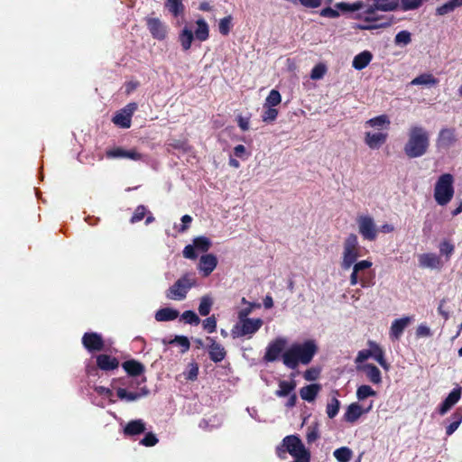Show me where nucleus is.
Masks as SVG:
<instances>
[{"instance_id":"f257e3e1","label":"nucleus","mask_w":462,"mask_h":462,"mask_svg":"<svg viewBox=\"0 0 462 462\" xmlns=\"http://www.w3.org/2000/svg\"><path fill=\"white\" fill-rule=\"evenodd\" d=\"M360 245L356 234H349L343 242L340 256V267L346 272L351 270L349 283L351 286L360 284L362 288H369L372 283L368 279L373 262L368 259L360 260Z\"/></svg>"},{"instance_id":"f03ea898","label":"nucleus","mask_w":462,"mask_h":462,"mask_svg":"<svg viewBox=\"0 0 462 462\" xmlns=\"http://www.w3.org/2000/svg\"><path fill=\"white\" fill-rule=\"evenodd\" d=\"M317 352L318 345L313 339L293 343L283 352L282 362L287 367L295 369L300 364L309 365Z\"/></svg>"},{"instance_id":"7ed1b4c3","label":"nucleus","mask_w":462,"mask_h":462,"mask_svg":"<svg viewBox=\"0 0 462 462\" xmlns=\"http://www.w3.org/2000/svg\"><path fill=\"white\" fill-rule=\"evenodd\" d=\"M430 147V134L421 125H411L408 130V139L403 152L408 158L414 159L425 155Z\"/></svg>"},{"instance_id":"20e7f679","label":"nucleus","mask_w":462,"mask_h":462,"mask_svg":"<svg viewBox=\"0 0 462 462\" xmlns=\"http://www.w3.org/2000/svg\"><path fill=\"white\" fill-rule=\"evenodd\" d=\"M275 451L281 459H285L289 453L293 457L291 462H310V452L297 435L286 436Z\"/></svg>"},{"instance_id":"39448f33","label":"nucleus","mask_w":462,"mask_h":462,"mask_svg":"<svg viewBox=\"0 0 462 462\" xmlns=\"http://www.w3.org/2000/svg\"><path fill=\"white\" fill-rule=\"evenodd\" d=\"M197 285L193 273H185L166 291V298L171 300H183L189 290Z\"/></svg>"},{"instance_id":"423d86ee","label":"nucleus","mask_w":462,"mask_h":462,"mask_svg":"<svg viewBox=\"0 0 462 462\" xmlns=\"http://www.w3.org/2000/svg\"><path fill=\"white\" fill-rule=\"evenodd\" d=\"M454 177L450 173H444L439 177L434 187V199L438 205L446 206L453 199Z\"/></svg>"},{"instance_id":"0eeeda50","label":"nucleus","mask_w":462,"mask_h":462,"mask_svg":"<svg viewBox=\"0 0 462 462\" xmlns=\"http://www.w3.org/2000/svg\"><path fill=\"white\" fill-rule=\"evenodd\" d=\"M263 320L260 318L239 319L231 329L233 338L246 337L252 338L253 336L262 328Z\"/></svg>"},{"instance_id":"6e6552de","label":"nucleus","mask_w":462,"mask_h":462,"mask_svg":"<svg viewBox=\"0 0 462 462\" xmlns=\"http://www.w3.org/2000/svg\"><path fill=\"white\" fill-rule=\"evenodd\" d=\"M358 233L364 240L374 241L377 238L378 227L372 216L360 214L356 217Z\"/></svg>"},{"instance_id":"1a4fd4ad","label":"nucleus","mask_w":462,"mask_h":462,"mask_svg":"<svg viewBox=\"0 0 462 462\" xmlns=\"http://www.w3.org/2000/svg\"><path fill=\"white\" fill-rule=\"evenodd\" d=\"M212 245L211 240L207 236H198L193 239L191 245L184 247L182 254L186 259L195 260L198 257V253L208 252Z\"/></svg>"},{"instance_id":"9d476101","label":"nucleus","mask_w":462,"mask_h":462,"mask_svg":"<svg viewBox=\"0 0 462 462\" xmlns=\"http://www.w3.org/2000/svg\"><path fill=\"white\" fill-rule=\"evenodd\" d=\"M373 402H370L369 405L364 408L359 402H355L350 403L343 415V420L347 422L354 424L356 423L364 414L368 413L373 409Z\"/></svg>"},{"instance_id":"9b49d317","label":"nucleus","mask_w":462,"mask_h":462,"mask_svg":"<svg viewBox=\"0 0 462 462\" xmlns=\"http://www.w3.org/2000/svg\"><path fill=\"white\" fill-rule=\"evenodd\" d=\"M82 344L88 352H99L106 349V341L97 332H87L82 337Z\"/></svg>"},{"instance_id":"f8f14e48","label":"nucleus","mask_w":462,"mask_h":462,"mask_svg":"<svg viewBox=\"0 0 462 462\" xmlns=\"http://www.w3.org/2000/svg\"><path fill=\"white\" fill-rule=\"evenodd\" d=\"M137 109L136 103H129L113 117V123L122 128H129L131 126V118Z\"/></svg>"},{"instance_id":"ddd939ff","label":"nucleus","mask_w":462,"mask_h":462,"mask_svg":"<svg viewBox=\"0 0 462 462\" xmlns=\"http://www.w3.org/2000/svg\"><path fill=\"white\" fill-rule=\"evenodd\" d=\"M388 133L368 130L365 133L364 142L372 150L380 149L387 141Z\"/></svg>"},{"instance_id":"4468645a","label":"nucleus","mask_w":462,"mask_h":462,"mask_svg":"<svg viewBox=\"0 0 462 462\" xmlns=\"http://www.w3.org/2000/svg\"><path fill=\"white\" fill-rule=\"evenodd\" d=\"M457 142L456 129L451 127L442 128L437 137L436 144L439 149H448Z\"/></svg>"},{"instance_id":"2eb2a0df","label":"nucleus","mask_w":462,"mask_h":462,"mask_svg":"<svg viewBox=\"0 0 462 462\" xmlns=\"http://www.w3.org/2000/svg\"><path fill=\"white\" fill-rule=\"evenodd\" d=\"M217 258L213 254H202L197 269L203 277L209 276L217 266Z\"/></svg>"},{"instance_id":"dca6fc26","label":"nucleus","mask_w":462,"mask_h":462,"mask_svg":"<svg viewBox=\"0 0 462 462\" xmlns=\"http://www.w3.org/2000/svg\"><path fill=\"white\" fill-rule=\"evenodd\" d=\"M413 318L405 316L396 319L392 322L389 337L393 341H397L401 338L405 328L412 322Z\"/></svg>"},{"instance_id":"f3484780","label":"nucleus","mask_w":462,"mask_h":462,"mask_svg":"<svg viewBox=\"0 0 462 462\" xmlns=\"http://www.w3.org/2000/svg\"><path fill=\"white\" fill-rule=\"evenodd\" d=\"M146 24L154 39L162 41L167 35V26L158 18H147Z\"/></svg>"},{"instance_id":"a211bd4d","label":"nucleus","mask_w":462,"mask_h":462,"mask_svg":"<svg viewBox=\"0 0 462 462\" xmlns=\"http://www.w3.org/2000/svg\"><path fill=\"white\" fill-rule=\"evenodd\" d=\"M419 265L427 269H441L443 262L438 254L434 253H425L419 255Z\"/></svg>"},{"instance_id":"6ab92c4d","label":"nucleus","mask_w":462,"mask_h":462,"mask_svg":"<svg viewBox=\"0 0 462 462\" xmlns=\"http://www.w3.org/2000/svg\"><path fill=\"white\" fill-rule=\"evenodd\" d=\"M287 341L283 337L276 338L274 341L271 342L265 352L264 358L269 362L275 361L282 352Z\"/></svg>"},{"instance_id":"aec40b11","label":"nucleus","mask_w":462,"mask_h":462,"mask_svg":"<svg viewBox=\"0 0 462 462\" xmlns=\"http://www.w3.org/2000/svg\"><path fill=\"white\" fill-rule=\"evenodd\" d=\"M108 158H125L133 161H140L143 159L142 153L138 152L135 149L125 150L121 147H116L106 152Z\"/></svg>"},{"instance_id":"412c9836","label":"nucleus","mask_w":462,"mask_h":462,"mask_svg":"<svg viewBox=\"0 0 462 462\" xmlns=\"http://www.w3.org/2000/svg\"><path fill=\"white\" fill-rule=\"evenodd\" d=\"M461 397V387L457 386L454 388L446 399L439 405L438 411L440 415H445L459 400Z\"/></svg>"},{"instance_id":"4be33fe9","label":"nucleus","mask_w":462,"mask_h":462,"mask_svg":"<svg viewBox=\"0 0 462 462\" xmlns=\"http://www.w3.org/2000/svg\"><path fill=\"white\" fill-rule=\"evenodd\" d=\"M117 397L127 402H135L143 397H145L149 394V390L147 387H141L138 392H128L125 388L118 387L116 389Z\"/></svg>"},{"instance_id":"5701e85b","label":"nucleus","mask_w":462,"mask_h":462,"mask_svg":"<svg viewBox=\"0 0 462 462\" xmlns=\"http://www.w3.org/2000/svg\"><path fill=\"white\" fill-rule=\"evenodd\" d=\"M391 121L388 116L381 115L373 118H370L365 123V127H370L372 131H383L387 132L390 128Z\"/></svg>"},{"instance_id":"b1692460","label":"nucleus","mask_w":462,"mask_h":462,"mask_svg":"<svg viewBox=\"0 0 462 462\" xmlns=\"http://www.w3.org/2000/svg\"><path fill=\"white\" fill-rule=\"evenodd\" d=\"M207 341L209 343L208 345V355L209 358L215 362L218 363L224 360L226 357V350L224 346H222L219 343H217L213 337H208Z\"/></svg>"},{"instance_id":"393cba45","label":"nucleus","mask_w":462,"mask_h":462,"mask_svg":"<svg viewBox=\"0 0 462 462\" xmlns=\"http://www.w3.org/2000/svg\"><path fill=\"white\" fill-rule=\"evenodd\" d=\"M359 371L365 373L367 380L374 384H380L382 383V374L380 370L373 364H365L357 366Z\"/></svg>"},{"instance_id":"a878e982","label":"nucleus","mask_w":462,"mask_h":462,"mask_svg":"<svg viewBox=\"0 0 462 462\" xmlns=\"http://www.w3.org/2000/svg\"><path fill=\"white\" fill-rule=\"evenodd\" d=\"M97 365L103 371H110L118 367L119 362L116 357L108 355H99L97 356Z\"/></svg>"},{"instance_id":"bb28decb","label":"nucleus","mask_w":462,"mask_h":462,"mask_svg":"<svg viewBox=\"0 0 462 462\" xmlns=\"http://www.w3.org/2000/svg\"><path fill=\"white\" fill-rule=\"evenodd\" d=\"M196 40L205 42L209 38V26L205 19L199 18L196 21V29L193 32Z\"/></svg>"},{"instance_id":"cd10ccee","label":"nucleus","mask_w":462,"mask_h":462,"mask_svg":"<svg viewBox=\"0 0 462 462\" xmlns=\"http://www.w3.org/2000/svg\"><path fill=\"white\" fill-rule=\"evenodd\" d=\"M371 347V357H373L385 371L390 369V365L384 358V352L379 345L374 342L369 343Z\"/></svg>"},{"instance_id":"c85d7f7f","label":"nucleus","mask_w":462,"mask_h":462,"mask_svg":"<svg viewBox=\"0 0 462 462\" xmlns=\"http://www.w3.org/2000/svg\"><path fill=\"white\" fill-rule=\"evenodd\" d=\"M122 367L130 376H138L145 370L143 364L134 359L124 362Z\"/></svg>"},{"instance_id":"c756f323","label":"nucleus","mask_w":462,"mask_h":462,"mask_svg":"<svg viewBox=\"0 0 462 462\" xmlns=\"http://www.w3.org/2000/svg\"><path fill=\"white\" fill-rule=\"evenodd\" d=\"M320 389H321V387L318 383L310 384V385L302 387L300 390V395L302 400L309 402H312L313 401H315Z\"/></svg>"},{"instance_id":"7c9ffc66","label":"nucleus","mask_w":462,"mask_h":462,"mask_svg":"<svg viewBox=\"0 0 462 462\" xmlns=\"http://www.w3.org/2000/svg\"><path fill=\"white\" fill-rule=\"evenodd\" d=\"M195 37L191 29L188 26H185L179 34V42L180 46L184 51H189L191 48L192 42Z\"/></svg>"},{"instance_id":"2f4dec72","label":"nucleus","mask_w":462,"mask_h":462,"mask_svg":"<svg viewBox=\"0 0 462 462\" xmlns=\"http://www.w3.org/2000/svg\"><path fill=\"white\" fill-rule=\"evenodd\" d=\"M145 431V423L143 420H134L129 421L125 427V435L134 436Z\"/></svg>"},{"instance_id":"473e14b6","label":"nucleus","mask_w":462,"mask_h":462,"mask_svg":"<svg viewBox=\"0 0 462 462\" xmlns=\"http://www.w3.org/2000/svg\"><path fill=\"white\" fill-rule=\"evenodd\" d=\"M179 311L172 308H162L156 311L155 319L157 321H171L179 317Z\"/></svg>"},{"instance_id":"72a5a7b5","label":"nucleus","mask_w":462,"mask_h":462,"mask_svg":"<svg viewBox=\"0 0 462 462\" xmlns=\"http://www.w3.org/2000/svg\"><path fill=\"white\" fill-rule=\"evenodd\" d=\"M165 8L172 14L173 17L179 18L184 14L185 6L182 0H167Z\"/></svg>"},{"instance_id":"f704fd0d","label":"nucleus","mask_w":462,"mask_h":462,"mask_svg":"<svg viewBox=\"0 0 462 462\" xmlns=\"http://www.w3.org/2000/svg\"><path fill=\"white\" fill-rule=\"evenodd\" d=\"M372 60V54L367 51H362L361 53L357 54L352 62L353 67L357 69L361 70L365 69L371 61Z\"/></svg>"},{"instance_id":"c9c22d12","label":"nucleus","mask_w":462,"mask_h":462,"mask_svg":"<svg viewBox=\"0 0 462 462\" xmlns=\"http://www.w3.org/2000/svg\"><path fill=\"white\" fill-rule=\"evenodd\" d=\"M296 388V382L294 380L291 381H280L279 388L275 392V395L278 397H286L294 392Z\"/></svg>"},{"instance_id":"e433bc0d","label":"nucleus","mask_w":462,"mask_h":462,"mask_svg":"<svg viewBox=\"0 0 462 462\" xmlns=\"http://www.w3.org/2000/svg\"><path fill=\"white\" fill-rule=\"evenodd\" d=\"M462 6V0H449L436 9V14L445 15Z\"/></svg>"},{"instance_id":"4c0bfd02","label":"nucleus","mask_w":462,"mask_h":462,"mask_svg":"<svg viewBox=\"0 0 462 462\" xmlns=\"http://www.w3.org/2000/svg\"><path fill=\"white\" fill-rule=\"evenodd\" d=\"M214 300L213 298L209 295H204L200 298L199 305V312L201 316H208L211 310Z\"/></svg>"},{"instance_id":"58836bf2","label":"nucleus","mask_w":462,"mask_h":462,"mask_svg":"<svg viewBox=\"0 0 462 462\" xmlns=\"http://www.w3.org/2000/svg\"><path fill=\"white\" fill-rule=\"evenodd\" d=\"M337 462H349L353 457V451L347 447H341L333 452Z\"/></svg>"},{"instance_id":"ea45409f","label":"nucleus","mask_w":462,"mask_h":462,"mask_svg":"<svg viewBox=\"0 0 462 462\" xmlns=\"http://www.w3.org/2000/svg\"><path fill=\"white\" fill-rule=\"evenodd\" d=\"M438 80L431 74H421L411 81V85L435 86Z\"/></svg>"},{"instance_id":"a19ab883","label":"nucleus","mask_w":462,"mask_h":462,"mask_svg":"<svg viewBox=\"0 0 462 462\" xmlns=\"http://www.w3.org/2000/svg\"><path fill=\"white\" fill-rule=\"evenodd\" d=\"M340 409V402L337 397H332L326 406V413L329 419H334Z\"/></svg>"},{"instance_id":"79ce46f5","label":"nucleus","mask_w":462,"mask_h":462,"mask_svg":"<svg viewBox=\"0 0 462 462\" xmlns=\"http://www.w3.org/2000/svg\"><path fill=\"white\" fill-rule=\"evenodd\" d=\"M376 396V392L367 384H363L356 389V398L358 401H364L368 397Z\"/></svg>"},{"instance_id":"37998d69","label":"nucleus","mask_w":462,"mask_h":462,"mask_svg":"<svg viewBox=\"0 0 462 462\" xmlns=\"http://www.w3.org/2000/svg\"><path fill=\"white\" fill-rule=\"evenodd\" d=\"M282 101L281 94L278 90L272 89L267 96L263 106L274 107L278 106Z\"/></svg>"},{"instance_id":"c03bdc74","label":"nucleus","mask_w":462,"mask_h":462,"mask_svg":"<svg viewBox=\"0 0 462 462\" xmlns=\"http://www.w3.org/2000/svg\"><path fill=\"white\" fill-rule=\"evenodd\" d=\"M399 0H374V6L378 10L392 11L398 5Z\"/></svg>"},{"instance_id":"a18cd8bd","label":"nucleus","mask_w":462,"mask_h":462,"mask_svg":"<svg viewBox=\"0 0 462 462\" xmlns=\"http://www.w3.org/2000/svg\"><path fill=\"white\" fill-rule=\"evenodd\" d=\"M452 419L453 421L446 428V434L448 436L452 435L457 430L462 422V414L457 411L452 414Z\"/></svg>"},{"instance_id":"49530a36","label":"nucleus","mask_w":462,"mask_h":462,"mask_svg":"<svg viewBox=\"0 0 462 462\" xmlns=\"http://www.w3.org/2000/svg\"><path fill=\"white\" fill-rule=\"evenodd\" d=\"M232 28V16L228 15L219 20L218 31L222 35H227Z\"/></svg>"},{"instance_id":"de8ad7c7","label":"nucleus","mask_w":462,"mask_h":462,"mask_svg":"<svg viewBox=\"0 0 462 462\" xmlns=\"http://www.w3.org/2000/svg\"><path fill=\"white\" fill-rule=\"evenodd\" d=\"M180 319L190 325H199L200 323V319L193 310L184 311L180 316Z\"/></svg>"},{"instance_id":"09e8293b","label":"nucleus","mask_w":462,"mask_h":462,"mask_svg":"<svg viewBox=\"0 0 462 462\" xmlns=\"http://www.w3.org/2000/svg\"><path fill=\"white\" fill-rule=\"evenodd\" d=\"M394 42L396 45L406 46L411 42V35L408 31H401L396 34Z\"/></svg>"},{"instance_id":"8fccbe9b","label":"nucleus","mask_w":462,"mask_h":462,"mask_svg":"<svg viewBox=\"0 0 462 462\" xmlns=\"http://www.w3.org/2000/svg\"><path fill=\"white\" fill-rule=\"evenodd\" d=\"M265 110L262 115V120L265 123L273 122L278 116V110L272 106H264Z\"/></svg>"},{"instance_id":"3c124183","label":"nucleus","mask_w":462,"mask_h":462,"mask_svg":"<svg viewBox=\"0 0 462 462\" xmlns=\"http://www.w3.org/2000/svg\"><path fill=\"white\" fill-rule=\"evenodd\" d=\"M259 307V304L248 303L247 306L237 311V320L250 319L249 315L253 312L254 309Z\"/></svg>"},{"instance_id":"603ef678","label":"nucleus","mask_w":462,"mask_h":462,"mask_svg":"<svg viewBox=\"0 0 462 462\" xmlns=\"http://www.w3.org/2000/svg\"><path fill=\"white\" fill-rule=\"evenodd\" d=\"M170 344H177L178 346H181L182 353L187 352L190 346L189 340L185 336H176L172 340L170 341Z\"/></svg>"},{"instance_id":"864d4df0","label":"nucleus","mask_w":462,"mask_h":462,"mask_svg":"<svg viewBox=\"0 0 462 462\" xmlns=\"http://www.w3.org/2000/svg\"><path fill=\"white\" fill-rule=\"evenodd\" d=\"M455 250L454 245L448 241H443L439 245V252L442 255L446 256L447 261L449 260Z\"/></svg>"},{"instance_id":"5fc2aeb1","label":"nucleus","mask_w":462,"mask_h":462,"mask_svg":"<svg viewBox=\"0 0 462 462\" xmlns=\"http://www.w3.org/2000/svg\"><path fill=\"white\" fill-rule=\"evenodd\" d=\"M327 72V68L324 64H318L312 69L310 73L311 79L318 80L324 77Z\"/></svg>"},{"instance_id":"6e6d98bb","label":"nucleus","mask_w":462,"mask_h":462,"mask_svg":"<svg viewBox=\"0 0 462 462\" xmlns=\"http://www.w3.org/2000/svg\"><path fill=\"white\" fill-rule=\"evenodd\" d=\"M203 328L208 332V333H213L216 331L217 329V319L215 318V316H210L208 318H207L206 319L203 320Z\"/></svg>"},{"instance_id":"4d7b16f0","label":"nucleus","mask_w":462,"mask_h":462,"mask_svg":"<svg viewBox=\"0 0 462 462\" xmlns=\"http://www.w3.org/2000/svg\"><path fill=\"white\" fill-rule=\"evenodd\" d=\"M199 374V366L195 363H191L189 365V370L185 373V378L189 381H194L197 379Z\"/></svg>"},{"instance_id":"13d9d810","label":"nucleus","mask_w":462,"mask_h":462,"mask_svg":"<svg viewBox=\"0 0 462 462\" xmlns=\"http://www.w3.org/2000/svg\"><path fill=\"white\" fill-rule=\"evenodd\" d=\"M423 0H401L403 10H413L421 5Z\"/></svg>"},{"instance_id":"bf43d9fd","label":"nucleus","mask_w":462,"mask_h":462,"mask_svg":"<svg viewBox=\"0 0 462 462\" xmlns=\"http://www.w3.org/2000/svg\"><path fill=\"white\" fill-rule=\"evenodd\" d=\"M319 437V429L317 426H310L308 428L306 439L309 443H312Z\"/></svg>"},{"instance_id":"052dcab7","label":"nucleus","mask_w":462,"mask_h":462,"mask_svg":"<svg viewBox=\"0 0 462 462\" xmlns=\"http://www.w3.org/2000/svg\"><path fill=\"white\" fill-rule=\"evenodd\" d=\"M169 145L173 149H177L185 152H188L190 150V147L187 142L182 140H174L172 143H169Z\"/></svg>"},{"instance_id":"680f3d73","label":"nucleus","mask_w":462,"mask_h":462,"mask_svg":"<svg viewBox=\"0 0 462 462\" xmlns=\"http://www.w3.org/2000/svg\"><path fill=\"white\" fill-rule=\"evenodd\" d=\"M145 212L146 208L144 206H138L135 208L133 217H131V222L135 223L141 221L144 217Z\"/></svg>"},{"instance_id":"e2e57ef3","label":"nucleus","mask_w":462,"mask_h":462,"mask_svg":"<svg viewBox=\"0 0 462 462\" xmlns=\"http://www.w3.org/2000/svg\"><path fill=\"white\" fill-rule=\"evenodd\" d=\"M95 391L102 396L106 397L110 402H115L116 401L113 399V392L109 388L104 386H97L95 387Z\"/></svg>"},{"instance_id":"0e129e2a","label":"nucleus","mask_w":462,"mask_h":462,"mask_svg":"<svg viewBox=\"0 0 462 462\" xmlns=\"http://www.w3.org/2000/svg\"><path fill=\"white\" fill-rule=\"evenodd\" d=\"M158 439L152 433H147L144 438L140 441V444L146 447H152L157 444Z\"/></svg>"},{"instance_id":"69168bd1","label":"nucleus","mask_w":462,"mask_h":462,"mask_svg":"<svg viewBox=\"0 0 462 462\" xmlns=\"http://www.w3.org/2000/svg\"><path fill=\"white\" fill-rule=\"evenodd\" d=\"M416 335L419 337H430V336H431V331H430V328L427 325L420 324L418 326V328L416 329Z\"/></svg>"},{"instance_id":"338daca9","label":"nucleus","mask_w":462,"mask_h":462,"mask_svg":"<svg viewBox=\"0 0 462 462\" xmlns=\"http://www.w3.org/2000/svg\"><path fill=\"white\" fill-rule=\"evenodd\" d=\"M236 121H237L238 126L243 131H247L249 129V127H250V117L243 116H238L237 118H236Z\"/></svg>"},{"instance_id":"774afa93","label":"nucleus","mask_w":462,"mask_h":462,"mask_svg":"<svg viewBox=\"0 0 462 462\" xmlns=\"http://www.w3.org/2000/svg\"><path fill=\"white\" fill-rule=\"evenodd\" d=\"M319 374V370L316 368H310L305 371L304 373V378L307 381H315Z\"/></svg>"}]
</instances>
